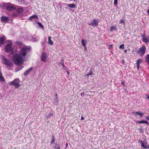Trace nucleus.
<instances>
[{"mask_svg": "<svg viewBox=\"0 0 149 149\" xmlns=\"http://www.w3.org/2000/svg\"><path fill=\"white\" fill-rule=\"evenodd\" d=\"M63 6H68V7L73 8L76 7V6L74 4H67L66 3H63Z\"/></svg>", "mask_w": 149, "mask_h": 149, "instance_id": "9b49d317", "label": "nucleus"}, {"mask_svg": "<svg viewBox=\"0 0 149 149\" xmlns=\"http://www.w3.org/2000/svg\"><path fill=\"white\" fill-rule=\"evenodd\" d=\"M142 36L143 37V38H146V35L145 34H143Z\"/></svg>", "mask_w": 149, "mask_h": 149, "instance_id": "c9c22d12", "label": "nucleus"}, {"mask_svg": "<svg viewBox=\"0 0 149 149\" xmlns=\"http://www.w3.org/2000/svg\"><path fill=\"white\" fill-rule=\"evenodd\" d=\"M5 51L8 53H13V50L11 42L6 46Z\"/></svg>", "mask_w": 149, "mask_h": 149, "instance_id": "39448f33", "label": "nucleus"}, {"mask_svg": "<svg viewBox=\"0 0 149 149\" xmlns=\"http://www.w3.org/2000/svg\"><path fill=\"white\" fill-rule=\"evenodd\" d=\"M32 18H37L38 16L36 15H34L29 17L30 19L31 20H32Z\"/></svg>", "mask_w": 149, "mask_h": 149, "instance_id": "4be33fe9", "label": "nucleus"}, {"mask_svg": "<svg viewBox=\"0 0 149 149\" xmlns=\"http://www.w3.org/2000/svg\"><path fill=\"white\" fill-rule=\"evenodd\" d=\"M142 40L143 41V42H145L146 44H147L148 42L149 43V37H148L147 38H143Z\"/></svg>", "mask_w": 149, "mask_h": 149, "instance_id": "f3484780", "label": "nucleus"}, {"mask_svg": "<svg viewBox=\"0 0 149 149\" xmlns=\"http://www.w3.org/2000/svg\"><path fill=\"white\" fill-rule=\"evenodd\" d=\"M114 4L115 5H117L118 4V0H114Z\"/></svg>", "mask_w": 149, "mask_h": 149, "instance_id": "2f4dec72", "label": "nucleus"}, {"mask_svg": "<svg viewBox=\"0 0 149 149\" xmlns=\"http://www.w3.org/2000/svg\"><path fill=\"white\" fill-rule=\"evenodd\" d=\"M145 60L148 64H149V54L147 55L145 57Z\"/></svg>", "mask_w": 149, "mask_h": 149, "instance_id": "412c9836", "label": "nucleus"}, {"mask_svg": "<svg viewBox=\"0 0 149 149\" xmlns=\"http://www.w3.org/2000/svg\"><path fill=\"white\" fill-rule=\"evenodd\" d=\"M62 66H63V67L64 68H65V65H64L63 63L62 64Z\"/></svg>", "mask_w": 149, "mask_h": 149, "instance_id": "c03bdc74", "label": "nucleus"}, {"mask_svg": "<svg viewBox=\"0 0 149 149\" xmlns=\"http://www.w3.org/2000/svg\"><path fill=\"white\" fill-rule=\"evenodd\" d=\"M85 93L84 92H82L81 94V95L82 97H84L85 95Z\"/></svg>", "mask_w": 149, "mask_h": 149, "instance_id": "72a5a7b5", "label": "nucleus"}, {"mask_svg": "<svg viewBox=\"0 0 149 149\" xmlns=\"http://www.w3.org/2000/svg\"><path fill=\"white\" fill-rule=\"evenodd\" d=\"M93 74V73L92 72H91L89 73L88 74H87V76H89L90 75H92Z\"/></svg>", "mask_w": 149, "mask_h": 149, "instance_id": "f704fd0d", "label": "nucleus"}, {"mask_svg": "<svg viewBox=\"0 0 149 149\" xmlns=\"http://www.w3.org/2000/svg\"><path fill=\"white\" fill-rule=\"evenodd\" d=\"M120 49H125V46L124 44H123L120 45L119 47Z\"/></svg>", "mask_w": 149, "mask_h": 149, "instance_id": "cd10ccee", "label": "nucleus"}, {"mask_svg": "<svg viewBox=\"0 0 149 149\" xmlns=\"http://www.w3.org/2000/svg\"><path fill=\"white\" fill-rule=\"evenodd\" d=\"M141 144V146L144 148H148L147 144V143H144L143 141H140L139 142Z\"/></svg>", "mask_w": 149, "mask_h": 149, "instance_id": "f8f14e48", "label": "nucleus"}, {"mask_svg": "<svg viewBox=\"0 0 149 149\" xmlns=\"http://www.w3.org/2000/svg\"><path fill=\"white\" fill-rule=\"evenodd\" d=\"M20 82L19 79L17 78L10 82V84L11 85H13L16 88H18L20 86V84H19Z\"/></svg>", "mask_w": 149, "mask_h": 149, "instance_id": "423d86ee", "label": "nucleus"}, {"mask_svg": "<svg viewBox=\"0 0 149 149\" xmlns=\"http://www.w3.org/2000/svg\"><path fill=\"white\" fill-rule=\"evenodd\" d=\"M6 37L5 36L2 37L0 38V45L3 44L4 41L5 40Z\"/></svg>", "mask_w": 149, "mask_h": 149, "instance_id": "4468645a", "label": "nucleus"}, {"mask_svg": "<svg viewBox=\"0 0 149 149\" xmlns=\"http://www.w3.org/2000/svg\"><path fill=\"white\" fill-rule=\"evenodd\" d=\"M85 47L84 50H86V46H85V47Z\"/></svg>", "mask_w": 149, "mask_h": 149, "instance_id": "49530a36", "label": "nucleus"}, {"mask_svg": "<svg viewBox=\"0 0 149 149\" xmlns=\"http://www.w3.org/2000/svg\"><path fill=\"white\" fill-rule=\"evenodd\" d=\"M139 123L140 124L145 123L148 125L149 124L148 122L147 121H142H142H137L136 122V123Z\"/></svg>", "mask_w": 149, "mask_h": 149, "instance_id": "a211bd4d", "label": "nucleus"}, {"mask_svg": "<svg viewBox=\"0 0 149 149\" xmlns=\"http://www.w3.org/2000/svg\"><path fill=\"white\" fill-rule=\"evenodd\" d=\"M84 119V118L83 117H81V120H83V119Z\"/></svg>", "mask_w": 149, "mask_h": 149, "instance_id": "de8ad7c7", "label": "nucleus"}, {"mask_svg": "<svg viewBox=\"0 0 149 149\" xmlns=\"http://www.w3.org/2000/svg\"><path fill=\"white\" fill-rule=\"evenodd\" d=\"M99 21V19H94L91 23L89 24V25L93 26H96L98 24Z\"/></svg>", "mask_w": 149, "mask_h": 149, "instance_id": "6e6552de", "label": "nucleus"}, {"mask_svg": "<svg viewBox=\"0 0 149 149\" xmlns=\"http://www.w3.org/2000/svg\"><path fill=\"white\" fill-rule=\"evenodd\" d=\"M38 25H39V26L41 27L42 28H43V26L40 23V22H38Z\"/></svg>", "mask_w": 149, "mask_h": 149, "instance_id": "c85d7f7f", "label": "nucleus"}, {"mask_svg": "<svg viewBox=\"0 0 149 149\" xmlns=\"http://www.w3.org/2000/svg\"><path fill=\"white\" fill-rule=\"evenodd\" d=\"M146 118L148 120H149V115L146 117Z\"/></svg>", "mask_w": 149, "mask_h": 149, "instance_id": "e433bc0d", "label": "nucleus"}, {"mask_svg": "<svg viewBox=\"0 0 149 149\" xmlns=\"http://www.w3.org/2000/svg\"><path fill=\"white\" fill-rule=\"evenodd\" d=\"M54 102H56V103H58V100H56V99L54 100Z\"/></svg>", "mask_w": 149, "mask_h": 149, "instance_id": "58836bf2", "label": "nucleus"}, {"mask_svg": "<svg viewBox=\"0 0 149 149\" xmlns=\"http://www.w3.org/2000/svg\"><path fill=\"white\" fill-rule=\"evenodd\" d=\"M33 69V68L31 67L28 70H26L24 72V75L25 76L27 75Z\"/></svg>", "mask_w": 149, "mask_h": 149, "instance_id": "ddd939ff", "label": "nucleus"}, {"mask_svg": "<svg viewBox=\"0 0 149 149\" xmlns=\"http://www.w3.org/2000/svg\"><path fill=\"white\" fill-rule=\"evenodd\" d=\"M68 143H67L66 144V147H68Z\"/></svg>", "mask_w": 149, "mask_h": 149, "instance_id": "a18cd8bd", "label": "nucleus"}, {"mask_svg": "<svg viewBox=\"0 0 149 149\" xmlns=\"http://www.w3.org/2000/svg\"><path fill=\"white\" fill-rule=\"evenodd\" d=\"M30 50L29 47H26L21 49L18 54H15L13 55V59L15 64L17 65H22L25 58L28 52Z\"/></svg>", "mask_w": 149, "mask_h": 149, "instance_id": "f257e3e1", "label": "nucleus"}, {"mask_svg": "<svg viewBox=\"0 0 149 149\" xmlns=\"http://www.w3.org/2000/svg\"><path fill=\"white\" fill-rule=\"evenodd\" d=\"M17 6L12 4L11 3H9L6 6V9L7 10L10 11H14L15 9H17L18 10L19 12H21L22 11V10L21 8H18Z\"/></svg>", "mask_w": 149, "mask_h": 149, "instance_id": "7ed1b4c3", "label": "nucleus"}, {"mask_svg": "<svg viewBox=\"0 0 149 149\" xmlns=\"http://www.w3.org/2000/svg\"><path fill=\"white\" fill-rule=\"evenodd\" d=\"M148 99H149V96L148 97Z\"/></svg>", "mask_w": 149, "mask_h": 149, "instance_id": "8fccbe9b", "label": "nucleus"}, {"mask_svg": "<svg viewBox=\"0 0 149 149\" xmlns=\"http://www.w3.org/2000/svg\"><path fill=\"white\" fill-rule=\"evenodd\" d=\"M17 7L18 8L22 9V11L19 12L18 10H17L16 8L15 9V10H14V11H15V12L12 14V16L14 17H19L20 16V14L23 12L24 9L22 7L18 6H17Z\"/></svg>", "mask_w": 149, "mask_h": 149, "instance_id": "0eeeda50", "label": "nucleus"}, {"mask_svg": "<svg viewBox=\"0 0 149 149\" xmlns=\"http://www.w3.org/2000/svg\"><path fill=\"white\" fill-rule=\"evenodd\" d=\"M147 12L148 15H149V9L148 10Z\"/></svg>", "mask_w": 149, "mask_h": 149, "instance_id": "79ce46f5", "label": "nucleus"}, {"mask_svg": "<svg viewBox=\"0 0 149 149\" xmlns=\"http://www.w3.org/2000/svg\"><path fill=\"white\" fill-rule=\"evenodd\" d=\"M81 43L82 45L84 46L85 47L86 44V42L85 41V40L84 39H82L81 40Z\"/></svg>", "mask_w": 149, "mask_h": 149, "instance_id": "b1692460", "label": "nucleus"}, {"mask_svg": "<svg viewBox=\"0 0 149 149\" xmlns=\"http://www.w3.org/2000/svg\"><path fill=\"white\" fill-rule=\"evenodd\" d=\"M140 130H142V128H140Z\"/></svg>", "mask_w": 149, "mask_h": 149, "instance_id": "603ef678", "label": "nucleus"}, {"mask_svg": "<svg viewBox=\"0 0 149 149\" xmlns=\"http://www.w3.org/2000/svg\"><path fill=\"white\" fill-rule=\"evenodd\" d=\"M127 50H125L124 51L125 53H127Z\"/></svg>", "mask_w": 149, "mask_h": 149, "instance_id": "37998d69", "label": "nucleus"}, {"mask_svg": "<svg viewBox=\"0 0 149 149\" xmlns=\"http://www.w3.org/2000/svg\"><path fill=\"white\" fill-rule=\"evenodd\" d=\"M55 97H56V100H58V98L57 97V94H56L55 95Z\"/></svg>", "mask_w": 149, "mask_h": 149, "instance_id": "4c0bfd02", "label": "nucleus"}, {"mask_svg": "<svg viewBox=\"0 0 149 149\" xmlns=\"http://www.w3.org/2000/svg\"><path fill=\"white\" fill-rule=\"evenodd\" d=\"M4 81V79L1 71H0V82H3Z\"/></svg>", "mask_w": 149, "mask_h": 149, "instance_id": "6ab92c4d", "label": "nucleus"}, {"mask_svg": "<svg viewBox=\"0 0 149 149\" xmlns=\"http://www.w3.org/2000/svg\"><path fill=\"white\" fill-rule=\"evenodd\" d=\"M135 115H139L141 117H142L143 116V114L142 113H140L139 112H136L134 113Z\"/></svg>", "mask_w": 149, "mask_h": 149, "instance_id": "aec40b11", "label": "nucleus"}, {"mask_svg": "<svg viewBox=\"0 0 149 149\" xmlns=\"http://www.w3.org/2000/svg\"><path fill=\"white\" fill-rule=\"evenodd\" d=\"M113 45L112 44L109 45H107L108 47V49H110L111 47H112Z\"/></svg>", "mask_w": 149, "mask_h": 149, "instance_id": "473e14b6", "label": "nucleus"}, {"mask_svg": "<svg viewBox=\"0 0 149 149\" xmlns=\"http://www.w3.org/2000/svg\"><path fill=\"white\" fill-rule=\"evenodd\" d=\"M53 115V114L52 113H50L47 117L46 119L47 120L49 118H50V117L52 116Z\"/></svg>", "mask_w": 149, "mask_h": 149, "instance_id": "a878e982", "label": "nucleus"}, {"mask_svg": "<svg viewBox=\"0 0 149 149\" xmlns=\"http://www.w3.org/2000/svg\"><path fill=\"white\" fill-rule=\"evenodd\" d=\"M51 36H49L48 37V43L49 44L51 45H52L53 44V41L51 40Z\"/></svg>", "mask_w": 149, "mask_h": 149, "instance_id": "dca6fc26", "label": "nucleus"}, {"mask_svg": "<svg viewBox=\"0 0 149 149\" xmlns=\"http://www.w3.org/2000/svg\"><path fill=\"white\" fill-rule=\"evenodd\" d=\"M40 57L41 60L45 62L46 61L48 56L45 53L43 52L41 54Z\"/></svg>", "mask_w": 149, "mask_h": 149, "instance_id": "1a4fd4ad", "label": "nucleus"}, {"mask_svg": "<svg viewBox=\"0 0 149 149\" xmlns=\"http://www.w3.org/2000/svg\"><path fill=\"white\" fill-rule=\"evenodd\" d=\"M23 67L22 66H19L16 69V70H17V71H18L19 70H22L23 68Z\"/></svg>", "mask_w": 149, "mask_h": 149, "instance_id": "393cba45", "label": "nucleus"}, {"mask_svg": "<svg viewBox=\"0 0 149 149\" xmlns=\"http://www.w3.org/2000/svg\"><path fill=\"white\" fill-rule=\"evenodd\" d=\"M21 1H23V0H21Z\"/></svg>", "mask_w": 149, "mask_h": 149, "instance_id": "864d4df0", "label": "nucleus"}, {"mask_svg": "<svg viewBox=\"0 0 149 149\" xmlns=\"http://www.w3.org/2000/svg\"><path fill=\"white\" fill-rule=\"evenodd\" d=\"M1 58L3 63L7 66V69L9 70L11 69V67L13 65L12 63L8 59L5 57L3 56H1Z\"/></svg>", "mask_w": 149, "mask_h": 149, "instance_id": "f03ea898", "label": "nucleus"}, {"mask_svg": "<svg viewBox=\"0 0 149 149\" xmlns=\"http://www.w3.org/2000/svg\"><path fill=\"white\" fill-rule=\"evenodd\" d=\"M146 49V47L144 45H143L139 48L138 50L136 51V53L139 54L140 56L142 57L144 55Z\"/></svg>", "mask_w": 149, "mask_h": 149, "instance_id": "20e7f679", "label": "nucleus"}, {"mask_svg": "<svg viewBox=\"0 0 149 149\" xmlns=\"http://www.w3.org/2000/svg\"><path fill=\"white\" fill-rule=\"evenodd\" d=\"M116 27L115 26H112L111 27L110 31H112L113 30L116 31Z\"/></svg>", "mask_w": 149, "mask_h": 149, "instance_id": "5701e85b", "label": "nucleus"}, {"mask_svg": "<svg viewBox=\"0 0 149 149\" xmlns=\"http://www.w3.org/2000/svg\"><path fill=\"white\" fill-rule=\"evenodd\" d=\"M9 20V19L5 16H2L1 18V21L2 22L6 23Z\"/></svg>", "mask_w": 149, "mask_h": 149, "instance_id": "9d476101", "label": "nucleus"}, {"mask_svg": "<svg viewBox=\"0 0 149 149\" xmlns=\"http://www.w3.org/2000/svg\"><path fill=\"white\" fill-rule=\"evenodd\" d=\"M64 6V7L65 8H67L68 7V6Z\"/></svg>", "mask_w": 149, "mask_h": 149, "instance_id": "ea45409f", "label": "nucleus"}, {"mask_svg": "<svg viewBox=\"0 0 149 149\" xmlns=\"http://www.w3.org/2000/svg\"><path fill=\"white\" fill-rule=\"evenodd\" d=\"M67 73H68V74H69V72H68V71H67Z\"/></svg>", "mask_w": 149, "mask_h": 149, "instance_id": "09e8293b", "label": "nucleus"}, {"mask_svg": "<svg viewBox=\"0 0 149 149\" xmlns=\"http://www.w3.org/2000/svg\"><path fill=\"white\" fill-rule=\"evenodd\" d=\"M142 62V60L141 59H139L137 60L136 64L137 65V69L138 70H139L140 66V64Z\"/></svg>", "mask_w": 149, "mask_h": 149, "instance_id": "2eb2a0df", "label": "nucleus"}, {"mask_svg": "<svg viewBox=\"0 0 149 149\" xmlns=\"http://www.w3.org/2000/svg\"><path fill=\"white\" fill-rule=\"evenodd\" d=\"M55 148L56 149H60L58 145H56L55 146Z\"/></svg>", "mask_w": 149, "mask_h": 149, "instance_id": "7c9ffc66", "label": "nucleus"}, {"mask_svg": "<svg viewBox=\"0 0 149 149\" xmlns=\"http://www.w3.org/2000/svg\"><path fill=\"white\" fill-rule=\"evenodd\" d=\"M73 0H69V1H72Z\"/></svg>", "mask_w": 149, "mask_h": 149, "instance_id": "3c124183", "label": "nucleus"}, {"mask_svg": "<svg viewBox=\"0 0 149 149\" xmlns=\"http://www.w3.org/2000/svg\"><path fill=\"white\" fill-rule=\"evenodd\" d=\"M55 141V138L54 136H53L51 142V144L54 143Z\"/></svg>", "mask_w": 149, "mask_h": 149, "instance_id": "c756f323", "label": "nucleus"}, {"mask_svg": "<svg viewBox=\"0 0 149 149\" xmlns=\"http://www.w3.org/2000/svg\"><path fill=\"white\" fill-rule=\"evenodd\" d=\"M121 84L122 85H124V84H125V83H124V82H122L121 83Z\"/></svg>", "mask_w": 149, "mask_h": 149, "instance_id": "a19ab883", "label": "nucleus"}, {"mask_svg": "<svg viewBox=\"0 0 149 149\" xmlns=\"http://www.w3.org/2000/svg\"><path fill=\"white\" fill-rule=\"evenodd\" d=\"M125 21L123 19H121L120 20V23L121 24H125Z\"/></svg>", "mask_w": 149, "mask_h": 149, "instance_id": "bb28decb", "label": "nucleus"}]
</instances>
